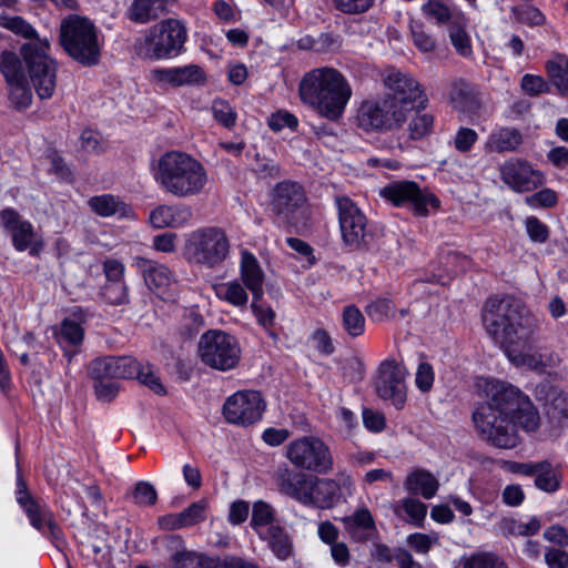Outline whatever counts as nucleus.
I'll return each mask as SVG.
<instances>
[{"label":"nucleus","mask_w":568,"mask_h":568,"mask_svg":"<svg viewBox=\"0 0 568 568\" xmlns=\"http://www.w3.org/2000/svg\"><path fill=\"white\" fill-rule=\"evenodd\" d=\"M134 265L146 286L159 295H163L174 283V276L165 265L140 256L134 258Z\"/></svg>","instance_id":"obj_26"},{"label":"nucleus","mask_w":568,"mask_h":568,"mask_svg":"<svg viewBox=\"0 0 568 568\" xmlns=\"http://www.w3.org/2000/svg\"><path fill=\"white\" fill-rule=\"evenodd\" d=\"M532 209L551 207L557 203V194L551 189H542L525 199Z\"/></svg>","instance_id":"obj_63"},{"label":"nucleus","mask_w":568,"mask_h":568,"mask_svg":"<svg viewBox=\"0 0 568 568\" xmlns=\"http://www.w3.org/2000/svg\"><path fill=\"white\" fill-rule=\"evenodd\" d=\"M207 503L202 499L191 504L187 508L182 510L180 514L183 527H191L206 518Z\"/></svg>","instance_id":"obj_52"},{"label":"nucleus","mask_w":568,"mask_h":568,"mask_svg":"<svg viewBox=\"0 0 568 568\" xmlns=\"http://www.w3.org/2000/svg\"><path fill=\"white\" fill-rule=\"evenodd\" d=\"M278 524L274 520L273 507L263 500L254 503L251 519V527L254 531L260 535L264 529H268Z\"/></svg>","instance_id":"obj_41"},{"label":"nucleus","mask_w":568,"mask_h":568,"mask_svg":"<svg viewBox=\"0 0 568 568\" xmlns=\"http://www.w3.org/2000/svg\"><path fill=\"white\" fill-rule=\"evenodd\" d=\"M16 498L33 528L52 539L60 537L61 529L54 519L53 513L44 503L31 496L26 481L19 473L17 477Z\"/></svg>","instance_id":"obj_18"},{"label":"nucleus","mask_w":568,"mask_h":568,"mask_svg":"<svg viewBox=\"0 0 568 568\" xmlns=\"http://www.w3.org/2000/svg\"><path fill=\"white\" fill-rule=\"evenodd\" d=\"M265 402L257 390H239L223 405L225 419L233 425L250 426L262 418Z\"/></svg>","instance_id":"obj_19"},{"label":"nucleus","mask_w":568,"mask_h":568,"mask_svg":"<svg viewBox=\"0 0 568 568\" xmlns=\"http://www.w3.org/2000/svg\"><path fill=\"white\" fill-rule=\"evenodd\" d=\"M409 29L413 43L419 51L426 53L433 52L436 49V40L426 32L423 23L412 20Z\"/></svg>","instance_id":"obj_48"},{"label":"nucleus","mask_w":568,"mask_h":568,"mask_svg":"<svg viewBox=\"0 0 568 568\" xmlns=\"http://www.w3.org/2000/svg\"><path fill=\"white\" fill-rule=\"evenodd\" d=\"M342 325L349 336L357 337L365 331V317L356 306L348 305L343 310Z\"/></svg>","instance_id":"obj_45"},{"label":"nucleus","mask_w":568,"mask_h":568,"mask_svg":"<svg viewBox=\"0 0 568 568\" xmlns=\"http://www.w3.org/2000/svg\"><path fill=\"white\" fill-rule=\"evenodd\" d=\"M187 40L185 26L178 19H165L148 29L134 43L136 54L149 60H168L184 51Z\"/></svg>","instance_id":"obj_5"},{"label":"nucleus","mask_w":568,"mask_h":568,"mask_svg":"<svg viewBox=\"0 0 568 568\" xmlns=\"http://www.w3.org/2000/svg\"><path fill=\"white\" fill-rule=\"evenodd\" d=\"M215 559L204 554L183 549L172 556L173 568H212Z\"/></svg>","instance_id":"obj_40"},{"label":"nucleus","mask_w":568,"mask_h":568,"mask_svg":"<svg viewBox=\"0 0 568 568\" xmlns=\"http://www.w3.org/2000/svg\"><path fill=\"white\" fill-rule=\"evenodd\" d=\"M343 523L346 532L354 541H367L377 532L375 520L366 507H362L343 518Z\"/></svg>","instance_id":"obj_29"},{"label":"nucleus","mask_w":568,"mask_h":568,"mask_svg":"<svg viewBox=\"0 0 568 568\" xmlns=\"http://www.w3.org/2000/svg\"><path fill=\"white\" fill-rule=\"evenodd\" d=\"M526 232L532 242L545 243L549 237V230L536 216H528L525 220Z\"/></svg>","instance_id":"obj_62"},{"label":"nucleus","mask_w":568,"mask_h":568,"mask_svg":"<svg viewBox=\"0 0 568 568\" xmlns=\"http://www.w3.org/2000/svg\"><path fill=\"white\" fill-rule=\"evenodd\" d=\"M535 486L549 494L559 489L560 477L549 462H539V469L535 476Z\"/></svg>","instance_id":"obj_43"},{"label":"nucleus","mask_w":568,"mask_h":568,"mask_svg":"<svg viewBox=\"0 0 568 568\" xmlns=\"http://www.w3.org/2000/svg\"><path fill=\"white\" fill-rule=\"evenodd\" d=\"M439 537L437 534H422L414 532L408 535L407 545L417 554L426 555L433 545L438 544Z\"/></svg>","instance_id":"obj_54"},{"label":"nucleus","mask_w":568,"mask_h":568,"mask_svg":"<svg viewBox=\"0 0 568 568\" xmlns=\"http://www.w3.org/2000/svg\"><path fill=\"white\" fill-rule=\"evenodd\" d=\"M486 400L479 403L471 418L479 437L504 449L517 446V427L532 432L539 415L531 400L519 388L498 379H485Z\"/></svg>","instance_id":"obj_1"},{"label":"nucleus","mask_w":568,"mask_h":568,"mask_svg":"<svg viewBox=\"0 0 568 568\" xmlns=\"http://www.w3.org/2000/svg\"><path fill=\"white\" fill-rule=\"evenodd\" d=\"M230 243L222 229L210 226L191 232L184 245V254L189 261L214 267L227 256Z\"/></svg>","instance_id":"obj_9"},{"label":"nucleus","mask_w":568,"mask_h":568,"mask_svg":"<svg viewBox=\"0 0 568 568\" xmlns=\"http://www.w3.org/2000/svg\"><path fill=\"white\" fill-rule=\"evenodd\" d=\"M516 347L505 348L507 357L516 365L526 366L537 373H545L551 365L552 356L547 354L534 353L521 354L516 353Z\"/></svg>","instance_id":"obj_38"},{"label":"nucleus","mask_w":568,"mask_h":568,"mask_svg":"<svg viewBox=\"0 0 568 568\" xmlns=\"http://www.w3.org/2000/svg\"><path fill=\"white\" fill-rule=\"evenodd\" d=\"M168 0H133L125 11L126 18L138 24H146L166 12Z\"/></svg>","instance_id":"obj_33"},{"label":"nucleus","mask_w":568,"mask_h":568,"mask_svg":"<svg viewBox=\"0 0 568 568\" xmlns=\"http://www.w3.org/2000/svg\"><path fill=\"white\" fill-rule=\"evenodd\" d=\"M101 294L111 305H123L129 302L128 287L124 282H105Z\"/></svg>","instance_id":"obj_50"},{"label":"nucleus","mask_w":568,"mask_h":568,"mask_svg":"<svg viewBox=\"0 0 568 568\" xmlns=\"http://www.w3.org/2000/svg\"><path fill=\"white\" fill-rule=\"evenodd\" d=\"M204 326V318L197 308L192 307L184 312L183 315V333L189 337H193Z\"/></svg>","instance_id":"obj_61"},{"label":"nucleus","mask_w":568,"mask_h":568,"mask_svg":"<svg viewBox=\"0 0 568 568\" xmlns=\"http://www.w3.org/2000/svg\"><path fill=\"white\" fill-rule=\"evenodd\" d=\"M132 498L139 506H152L158 499V494L150 483L139 481L132 493Z\"/></svg>","instance_id":"obj_58"},{"label":"nucleus","mask_w":568,"mask_h":568,"mask_svg":"<svg viewBox=\"0 0 568 568\" xmlns=\"http://www.w3.org/2000/svg\"><path fill=\"white\" fill-rule=\"evenodd\" d=\"M284 456L297 469L327 475L334 468L329 446L318 436H301L285 446Z\"/></svg>","instance_id":"obj_8"},{"label":"nucleus","mask_w":568,"mask_h":568,"mask_svg":"<svg viewBox=\"0 0 568 568\" xmlns=\"http://www.w3.org/2000/svg\"><path fill=\"white\" fill-rule=\"evenodd\" d=\"M192 215V209L185 204H163L150 213V222L156 229L181 227L191 221Z\"/></svg>","instance_id":"obj_28"},{"label":"nucleus","mask_w":568,"mask_h":568,"mask_svg":"<svg viewBox=\"0 0 568 568\" xmlns=\"http://www.w3.org/2000/svg\"><path fill=\"white\" fill-rule=\"evenodd\" d=\"M0 27L30 41L40 40L34 28L20 16L0 14Z\"/></svg>","instance_id":"obj_42"},{"label":"nucleus","mask_w":568,"mask_h":568,"mask_svg":"<svg viewBox=\"0 0 568 568\" xmlns=\"http://www.w3.org/2000/svg\"><path fill=\"white\" fill-rule=\"evenodd\" d=\"M404 487L410 494L420 495L425 499H430L436 495L439 483L428 470L416 469L407 476Z\"/></svg>","instance_id":"obj_34"},{"label":"nucleus","mask_w":568,"mask_h":568,"mask_svg":"<svg viewBox=\"0 0 568 568\" xmlns=\"http://www.w3.org/2000/svg\"><path fill=\"white\" fill-rule=\"evenodd\" d=\"M393 511L406 523L415 527H423L427 515V506L416 498L406 497L393 505Z\"/></svg>","instance_id":"obj_35"},{"label":"nucleus","mask_w":568,"mask_h":568,"mask_svg":"<svg viewBox=\"0 0 568 568\" xmlns=\"http://www.w3.org/2000/svg\"><path fill=\"white\" fill-rule=\"evenodd\" d=\"M298 93L303 103L315 109L322 116L336 121L345 111L352 88L338 70L318 68L303 77Z\"/></svg>","instance_id":"obj_3"},{"label":"nucleus","mask_w":568,"mask_h":568,"mask_svg":"<svg viewBox=\"0 0 568 568\" xmlns=\"http://www.w3.org/2000/svg\"><path fill=\"white\" fill-rule=\"evenodd\" d=\"M136 373H134V377H136L141 384L149 387L152 392L158 395H164L165 388L160 379V376L156 374L155 369L150 364H140L138 362Z\"/></svg>","instance_id":"obj_46"},{"label":"nucleus","mask_w":568,"mask_h":568,"mask_svg":"<svg viewBox=\"0 0 568 568\" xmlns=\"http://www.w3.org/2000/svg\"><path fill=\"white\" fill-rule=\"evenodd\" d=\"M406 368L395 359H386L379 364L374 388L383 400H389L397 409H402L407 398Z\"/></svg>","instance_id":"obj_16"},{"label":"nucleus","mask_w":568,"mask_h":568,"mask_svg":"<svg viewBox=\"0 0 568 568\" xmlns=\"http://www.w3.org/2000/svg\"><path fill=\"white\" fill-rule=\"evenodd\" d=\"M422 11L426 17L436 20L438 23H446L452 19L449 8L437 0H429L423 4Z\"/></svg>","instance_id":"obj_59"},{"label":"nucleus","mask_w":568,"mask_h":568,"mask_svg":"<svg viewBox=\"0 0 568 568\" xmlns=\"http://www.w3.org/2000/svg\"><path fill=\"white\" fill-rule=\"evenodd\" d=\"M267 124L270 129L274 132H278L284 128L295 130L298 125V120L294 114L290 113L288 111L281 110L271 114Z\"/></svg>","instance_id":"obj_60"},{"label":"nucleus","mask_w":568,"mask_h":568,"mask_svg":"<svg viewBox=\"0 0 568 568\" xmlns=\"http://www.w3.org/2000/svg\"><path fill=\"white\" fill-rule=\"evenodd\" d=\"M335 204L343 243L353 250H369L374 233L365 214L347 196H336Z\"/></svg>","instance_id":"obj_11"},{"label":"nucleus","mask_w":568,"mask_h":568,"mask_svg":"<svg viewBox=\"0 0 568 568\" xmlns=\"http://www.w3.org/2000/svg\"><path fill=\"white\" fill-rule=\"evenodd\" d=\"M376 0H332L333 7L347 16H358L368 12Z\"/></svg>","instance_id":"obj_51"},{"label":"nucleus","mask_w":568,"mask_h":568,"mask_svg":"<svg viewBox=\"0 0 568 568\" xmlns=\"http://www.w3.org/2000/svg\"><path fill=\"white\" fill-rule=\"evenodd\" d=\"M449 38L459 54L463 57H469L471 54L470 39L460 26L454 23L449 27Z\"/></svg>","instance_id":"obj_57"},{"label":"nucleus","mask_w":568,"mask_h":568,"mask_svg":"<svg viewBox=\"0 0 568 568\" xmlns=\"http://www.w3.org/2000/svg\"><path fill=\"white\" fill-rule=\"evenodd\" d=\"M47 40L29 41L21 45L28 80L41 100L50 99L57 87V63L49 54Z\"/></svg>","instance_id":"obj_7"},{"label":"nucleus","mask_w":568,"mask_h":568,"mask_svg":"<svg viewBox=\"0 0 568 568\" xmlns=\"http://www.w3.org/2000/svg\"><path fill=\"white\" fill-rule=\"evenodd\" d=\"M197 353L206 366L222 372L234 368L241 358L237 339L216 329L207 331L200 337Z\"/></svg>","instance_id":"obj_10"},{"label":"nucleus","mask_w":568,"mask_h":568,"mask_svg":"<svg viewBox=\"0 0 568 568\" xmlns=\"http://www.w3.org/2000/svg\"><path fill=\"white\" fill-rule=\"evenodd\" d=\"M97 398L100 402L113 400L120 390L119 379H92Z\"/></svg>","instance_id":"obj_55"},{"label":"nucleus","mask_w":568,"mask_h":568,"mask_svg":"<svg viewBox=\"0 0 568 568\" xmlns=\"http://www.w3.org/2000/svg\"><path fill=\"white\" fill-rule=\"evenodd\" d=\"M311 477L312 475L286 464L278 465L273 474L277 491L301 504L308 500L306 491L311 488Z\"/></svg>","instance_id":"obj_21"},{"label":"nucleus","mask_w":568,"mask_h":568,"mask_svg":"<svg viewBox=\"0 0 568 568\" xmlns=\"http://www.w3.org/2000/svg\"><path fill=\"white\" fill-rule=\"evenodd\" d=\"M61 44L65 52L85 67L99 63L102 39L94 23L84 17L70 16L61 23Z\"/></svg>","instance_id":"obj_6"},{"label":"nucleus","mask_w":568,"mask_h":568,"mask_svg":"<svg viewBox=\"0 0 568 568\" xmlns=\"http://www.w3.org/2000/svg\"><path fill=\"white\" fill-rule=\"evenodd\" d=\"M58 344L63 348L68 362L78 353L84 338V329L74 320L64 318L59 328L54 331Z\"/></svg>","instance_id":"obj_31"},{"label":"nucleus","mask_w":568,"mask_h":568,"mask_svg":"<svg viewBox=\"0 0 568 568\" xmlns=\"http://www.w3.org/2000/svg\"><path fill=\"white\" fill-rule=\"evenodd\" d=\"M434 128V116L430 113L417 112L408 123L412 140H420L428 135Z\"/></svg>","instance_id":"obj_47"},{"label":"nucleus","mask_w":568,"mask_h":568,"mask_svg":"<svg viewBox=\"0 0 568 568\" xmlns=\"http://www.w3.org/2000/svg\"><path fill=\"white\" fill-rule=\"evenodd\" d=\"M90 209L100 216L124 214L126 205L112 194L93 196L88 202Z\"/></svg>","instance_id":"obj_39"},{"label":"nucleus","mask_w":568,"mask_h":568,"mask_svg":"<svg viewBox=\"0 0 568 568\" xmlns=\"http://www.w3.org/2000/svg\"><path fill=\"white\" fill-rule=\"evenodd\" d=\"M486 332L505 348L530 347L540 329L539 321L513 297H490L483 312Z\"/></svg>","instance_id":"obj_2"},{"label":"nucleus","mask_w":568,"mask_h":568,"mask_svg":"<svg viewBox=\"0 0 568 568\" xmlns=\"http://www.w3.org/2000/svg\"><path fill=\"white\" fill-rule=\"evenodd\" d=\"M449 101L453 106L467 113H477L480 109V101L476 88L463 80H454L449 89Z\"/></svg>","instance_id":"obj_30"},{"label":"nucleus","mask_w":568,"mask_h":568,"mask_svg":"<svg viewBox=\"0 0 568 568\" xmlns=\"http://www.w3.org/2000/svg\"><path fill=\"white\" fill-rule=\"evenodd\" d=\"M213 118L226 129L235 125L237 114L231 104L222 99H216L212 103Z\"/></svg>","instance_id":"obj_49"},{"label":"nucleus","mask_w":568,"mask_h":568,"mask_svg":"<svg viewBox=\"0 0 568 568\" xmlns=\"http://www.w3.org/2000/svg\"><path fill=\"white\" fill-rule=\"evenodd\" d=\"M379 195L395 206L410 209L416 215L426 216L428 207H438V199L414 181H393L381 189Z\"/></svg>","instance_id":"obj_14"},{"label":"nucleus","mask_w":568,"mask_h":568,"mask_svg":"<svg viewBox=\"0 0 568 568\" xmlns=\"http://www.w3.org/2000/svg\"><path fill=\"white\" fill-rule=\"evenodd\" d=\"M386 92L384 99L394 110L402 112V120L406 122L408 113L419 106H425L427 97L419 82L412 75L403 72H392L385 80Z\"/></svg>","instance_id":"obj_12"},{"label":"nucleus","mask_w":568,"mask_h":568,"mask_svg":"<svg viewBox=\"0 0 568 568\" xmlns=\"http://www.w3.org/2000/svg\"><path fill=\"white\" fill-rule=\"evenodd\" d=\"M310 486L311 488L306 491L308 500L303 501L302 505L329 509L341 499V486L332 478L312 476Z\"/></svg>","instance_id":"obj_25"},{"label":"nucleus","mask_w":568,"mask_h":568,"mask_svg":"<svg viewBox=\"0 0 568 568\" xmlns=\"http://www.w3.org/2000/svg\"><path fill=\"white\" fill-rule=\"evenodd\" d=\"M304 202L301 185L283 181L273 189L271 209L281 222L297 226L304 219Z\"/></svg>","instance_id":"obj_17"},{"label":"nucleus","mask_w":568,"mask_h":568,"mask_svg":"<svg viewBox=\"0 0 568 568\" xmlns=\"http://www.w3.org/2000/svg\"><path fill=\"white\" fill-rule=\"evenodd\" d=\"M541 528L540 520L531 517L528 523H521L515 519L507 521L506 531L513 536L529 537L536 535Z\"/></svg>","instance_id":"obj_53"},{"label":"nucleus","mask_w":568,"mask_h":568,"mask_svg":"<svg viewBox=\"0 0 568 568\" xmlns=\"http://www.w3.org/2000/svg\"><path fill=\"white\" fill-rule=\"evenodd\" d=\"M212 568H260V566L253 560L227 555L223 558H216Z\"/></svg>","instance_id":"obj_64"},{"label":"nucleus","mask_w":568,"mask_h":568,"mask_svg":"<svg viewBox=\"0 0 568 568\" xmlns=\"http://www.w3.org/2000/svg\"><path fill=\"white\" fill-rule=\"evenodd\" d=\"M151 78L158 84H169L173 88L204 84L206 77L203 69L196 64L154 69Z\"/></svg>","instance_id":"obj_24"},{"label":"nucleus","mask_w":568,"mask_h":568,"mask_svg":"<svg viewBox=\"0 0 568 568\" xmlns=\"http://www.w3.org/2000/svg\"><path fill=\"white\" fill-rule=\"evenodd\" d=\"M240 274L245 287L252 293V298L262 300L265 274L253 253L248 251L242 252Z\"/></svg>","instance_id":"obj_27"},{"label":"nucleus","mask_w":568,"mask_h":568,"mask_svg":"<svg viewBox=\"0 0 568 568\" xmlns=\"http://www.w3.org/2000/svg\"><path fill=\"white\" fill-rule=\"evenodd\" d=\"M261 540L266 542L270 550L278 560H287L294 555V545L292 537L286 529L280 525L264 529L257 535Z\"/></svg>","instance_id":"obj_32"},{"label":"nucleus","mask_w":568,"mask_h":568,"mask_svg":"<svg viewBox=\"0 0 568 568\" xmlns=\"http://www.w3.org/2000/svg\"><path fill=\"white\" fill-rule=\"evenodd\" d=\"M547 70L554 84L562 92H568V58L558 54L554 60L548 61Z\"/></svg>","instance_id":"obj_44"},{"label":"nucleus","mask_w":568,"mask_h":568,"mask_svg":"<svg viewBox=\"0 0 568 568\" xmlns=\"http://www.w3.org/2000/svg\"><path fill=\"white\" fill-rule=\"evenodd\" d=\"M21 57V53L12 50L0 53V73L4 78L9 100L17 110L29 108L33 98L26 62Z\"/></svg>","instance_id":"obj_13"},{"label":"nucleus","mask_w":568,"mask_h":568,"mask_svg":"<svg viewBox=\"0 0 568 568\" xmlns=\"http://www.w3.org/2000/svg\"><path fill=\"white\" fill-rule=\"evenodd\" d=\"M357 125L366 132L395 131L405 123L402 120V112L394 110L383 98L378 100L363 101L357 110Z\"/></svg>","instance_id":"obj_15"},{"label":"nucleus","mask_w":568,"mask_h":568,"mask_svg":"<svg viewBox=\"0 0 568 568\" xmlns=\"http://www.w3.org/2000/svg\"><path fill=\"white\" fill-rule=\"evenodd\" d=\"M501 180L516 192H529L542 183L540 172L524 161H507L500 168Z\"/></svg>","instance_id":"obj_23"},{"label":"nucleus","mask_w":568,"mask_h":568,"mask_svg":"<svg viewBox=\"0 0 568 568\" xmlns=\"http://www.w3.org/2000/svg\"><path fill=\"white\" fill-rule=\"evenodd\" d=\"M464 568H508L505 561L495 554L483 552L468 558Z\"/></svg>","instance_id":"obj_56"},{"label":"nucleus","mask_w":568,"mask_h":568,"mask_svg":"<svg viewBox=\"0 0 568 568\" xmlns=\"http://www.w3.org/2000/svg\"><path fill=\"white\" fill-rule=\"evenodd\" d=\"M153 176L165 193L179 199L200 195L209 182L204 165L181 151H169L161 155Z\"/></svg>","instance_id":"obj_4"},{"label":"nucleus","mask_w":568,"mask_h":568,"mask_svg":"<svg viewBox=\"0 0 568 568\" xmlns=\"http://www.w3.org/2000/svg\"><path fill=\"white\" fill-rule=\"evenodd\" d=\"M213 290L217 298L235 307L245 308L247 305V288L236 280L215 284Z\"/></svg>","instance_id":"obj_36"},{"label":"nucleus","mask_w":568,"mask_h":568,"mask_svg":"<svg viewBox=\"0 0 568 568\" xmlns=\"http://www.w3.org/2000/svg\"><path fill=\"white\" fill-rule=\"evenodd\" d=\"M138 362L130 356H103L97 357L88 366V375L91 379H124L133 378L136 373Z\"/></svg>","instance_id":"obj_22"},{"label":"nucleus","mask_w":568,"mask_h":568,"mask_svg":"<svg viewBox=\"0 0 568 568\" xmlns=\"http://www.w3.org/2000/svg\"><path fill=\"white\" fill-rule=\"evenodd\" d=\"M523 143V136L517 129L501 128L494 131L488 141L487 146L494 152L515 151Z\"/></svg>","instance_id":"obj_37"},{"label":"nucleus","mask_w":568,"mask_h":568,"mask_svg":"<svg viewBox=\"0 0 568 568\" xmlns=\"http://www.w3.org/2000/svg\"><path fill=\"white\" fill-rule=\"evenodd\" d=\"M1 223L12 239L14 248L19 252L29 251L31 256H38L43 250V242L38 240L33 226L29 221L21 219L13 209H4L0 213Z\"/></svg>","instance_id":"obj_20"}]
</instances>
